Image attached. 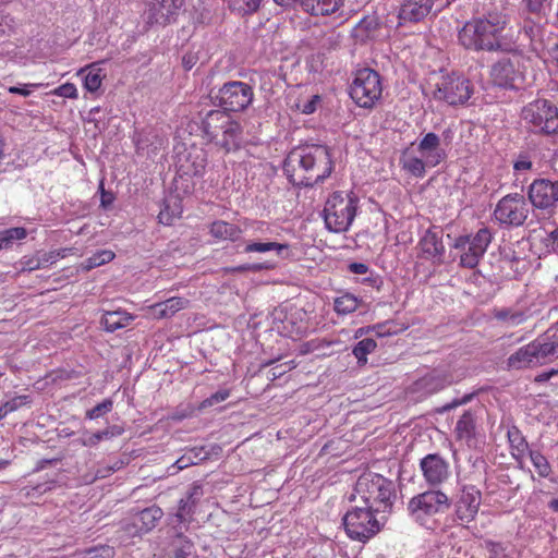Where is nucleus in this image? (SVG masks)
I'll return each instance as SVG.
<instances>
[{"instance_id": "nucleus-3", "label": "nucleus", "mask_w": 558, "mask_h": 558, "mask_svg": "<svg viewBox=\"0 0 558 558\" xmlns=\"http://www.w3.org/2000/svg\"><path fill=\"white\" fill-rule=\"evenodd\" d=\"M203 136L226 153L236 150L242 140V126L230 113L214 109L202 120Z\"/></svg>"}, {"instance_id": "nucleus-57", "label": "nucleus", "mask_w": 558, "mask_h": 558, "mask_svg": "<svg viewBox=\"0 0 558 558\" xmlns=\"http://www.w3.org/2000/svg\"><path fill=\"white\" fill-rule=\"evenodd\" d=\"M121 466H122V462L118 461L112 466H106V468H102V469H98L96 471V477L97 478H105V477L109 476L110 474H112L113 472L120 470Z\"/></svg>"}, {"instance_id": "nucleus-63", "label": "nucleus", "mask_w": 558, "mask_h": 558, "mask_svg": "<svg viewBox=\"0 0 558 558\" xmlns=\"http://www.w3.org/2000/svg\"><path fill=\"white\" fill-rule=\"evenodd\" d=\"M191 547H192V544L186 542L185 546L175 549L173 551V554L171 556H169V558H189L190 551H187L185 548L191 549Z\"/></svg>"}, {"instance_id": "nucleus-18", "label": "nucleus", "mask_w": 558, "mask_h": 558, "mask_svg": "<svg viewBox=\"0 0 558 558\" xmlns=\"http://www.w3.org/2000/svg\"><path fill=\"white\" fill-rule=\"evenodd\" d=\"M417 151L427 161L428 167H436L446 160V150L441 147L440 137L434 133H426L417 144Z\"/></svg>"}, {"instance_id": "nucleus-30", "label": "nucleus", "mask_w": 558, "mask_h": 558, "mask_svg": "<svg viewBox=\"0 0 558 558\" xmlns=\"http://www.w3.org/2000/svg\"><path fill=\"white\" fill-rule=\"evenodd\" d=\"M98 64L99 62L87 64L77 73V75H81L86 72L83 85L90 93L97 92L101 87L102 81L106 77V74L102 73V70L98 66Z\"/></svg>"}, {"instance_id": "nucleus-64", "label": "nucleus", "mask_w": 558, "mask_h": 558, "mask_svg": "<svg viewBox=\"0 0 558 558\" xmlns=\"http://www.w3.org/2000/svg\"><path fill=\"white\" fill-rule=\"evenodd\" d=\"M547 241L549 242L547 246L554 251L558 250V227L548 234Z\"/></svg>"}, {"instance_id": "nucleus-21", "label": "nucleus", "mask_w": 558, "mask_h": 558, "mask_svg": "<svg viewBox=\"0 0 558 558\" xmlns=\"http://www.w3.org/2000/svg\"><path fill=\"white\" fill-rule=\"evenodd\" d=\"M453 434L457 441L466 445L469 448L475 444L476 418L471 411H464L458 418Z\"/></svg>"}, {"instance_id": "nucleus-20", "label": "nucleus", "mask_w": 558, "mask_h": 558, "mask_svg": "<svg viewBox=\"0 0 558 558\" xmlns=\"http://www.w3.org/2000/svg\"><path fill=\"white\" fill-rule=\"evenodd\" d=\"M190 300L182 296H172L162 302H157L147 306V311L150 313L153 319H165L171 318L178 312L187 308Z\"/></svg>"}, {"instance_id": "nucleus-48", "label": "nucleus", "mask_w": 558, "mask_h": 558, "mask_svg": "<svg viewBox=\"0 0 558 558\" xmlns=\"http://www.w3.org/2000/svg\"><path fill=\"white\" fill-rule=\"evenodd\" d=\"M114 549L111 546L104 545L89 548L85 551L84 558H113Z\"/></svg>"}, {"instance_id": "nucleus-39", "label": "nucleus", "mask_w": 558, "mask_h": 558, "mask_svg": "<svg viewBox=\"0 0 558 558\" xmlns=\"http://www.w3.org/2000/svg\"><path fill=\"white\" fill-rule=\"evenodd\" d=\"M530 460L541 477L549 476L551 473V466L544 454H542L538 450H531Z\"/></svg>"}, {"instance_id": "nucleus-23", "label": "nucleus", "mask_w": 558, "mask_h": 558, "mask_svg": "<svg viewBox=\"0 0 558 558\" xmlns=\"http://www.w3.org/2000/svg\"><path fill=\"white\" fill-rule=\"evenodd\" d=\"M399 165L402 170L414 178H423L426 173L427 161L421 156H415L409 148L401 153Z\"/></svg>"}, {"instance_id": "nucleus-10", "label": "nucleus", "mask_w": 558, "mask_h": 558, "mask_svg": "<svg viewBox=\"0 0 558 558\" xmlns=\"http://www.w3.org/2000/svg\"><path fill=\"white\" fill-rule=\"evenodd\" d=\"M474 93L473 85L469 78L457 72L442 75L434 90V98L450 106L466 104Z\"/></svg>"}, {"instance_id": "nucleus-35", "label": "nucleus", "mask_w": 558, "mask_h": 558, "mask_svg": "<svg viewBox=\"0 0 558 558\" xmlns=\"http://www.w3.org/2000/svg\"><path fill=\"white\" fill-rule=\"evenodd\" d=\"M116 254L111 250L97 251L93 256L82 263V269L89 271L96 267L110 263Z\"/></svg>"}, {"instance_id": "nucleus-62", "label": "nucleus", "mask_w": 558, "mask_h": 558, "mask_svg": "<svg viewBox=\"0 0 558 558\" xmlns=\"http://www.w3.org/2000/svg\"><path fill=\"white\" fill-rule=\"evenodd\" d=\"M348 268L350 272L355 275H365L369 270L368 266L364 263H351Z\"/></svg>"}, {"instance_id": "nucleus-29", "label": "nucleus", "mask_w": 558, "mask_h": 558, "mask_svg": "<svg viewBox=\"0 0 558 558\" xmlns=\"http://www.w3.org/2000/svg\"><path fill=\"white\" fill-rule=\"evenodd\" d=\"M493 316L500 323H504L507 327H515L524 324L529 315L525 311L517 310L512 307L495 308Z\"/></svg>"}, {"instance_id": "nucleus-38", "label": "nucleus", "mask_w": 558, "mask_h": 558, "mask_svg": "<svg viewBox=\"0 0 558 558\" xmlns=\"http://www.w3.org/2000/svg\"><path fill=\"white\" fill-rule=\"evenodd\" d=\"M260 2L262 0H229V7L241 15H250L259 9Z\"/></svg>"}, {"instance_id": "nucleus-51", "label": "nucleus", "mask_w": 558, "mask_h": 558, "mask_svg": "<svg viewBox=\"0 0 558 558\" xmlns=\"http://www.w3.org/2000/svg\"><path fill=\"white\" fill-rule=\"evenodd\" d=\"M295 367L294 361H289L279 365H276L269 369L268 377L271 380H275L277 378H280L282 375H284L287 372L293 369Z\"/></svg>"}, {"instance_id": "nucleus-46", "label": "nucleus", "mask_w": 558, "mask_h": 558, "mask_svg": "<svg viewBox=\"0 0 558 558\" xmlns=\"http://www.w3.org/2000/svg\"><path fill=\"white\" fill-rule=\"evenodd\" d=\"M322 104V97L319 95H313L306 101H299L295 107L303 114H312Z\"/></svg>"}, {"instance_id": "nucleus-61", "label": "nucleus", "mask_w": 558, "mask_h": 558, "mask_svg": "<svg viewBox=\"0 0 558 558\" xmlns=\"http://www.w3.org/2000/svg\"><path fill=\"white\" fill-rule=\"evenodd\" d=\"M58 260L54 251L46 252L41 256H39V262L41 264V268H45L48 265H52Z\"/></svg>"}, {"instance_id": "nucleus-6", "label": "nucleus", "mask_w": 558, "mask_h": 558, "mask_svg": "<svg viewBox=\"0 0 558 558\" xmlns=\"http://www.w3.org/2000/svg\"><path fill=\"white\" fill-rule=\"evenodd\" d=\"M359 202L353 192L336 191L330 194L323 210L326 228L335 233L348 231L356 216Z\"/></svg>"}, {"instance_id": "nucleus-9", "label": "nucleus", "mask_w": 558, "mask_h": 558, "mask_svg": "<svg viewBox=\"0 0 558 558\" xmlns=\"http://www.w3.org/2000/svg\"><path fill=\"white\" fill-rule=\"evenodd\" d=\"M373 509L355 502L343 517L347 535L353 541L365 542L379 532V522Z\"/></svg>"}, {"instance_id": "nucleus-32", "label": "nucleus", "mask_w": 558, "mask_h": 558, "mask_svg": "<svg viewBox=\"0 0 558 558\" xmlns=\"http://www.w3.org/2000/svg\"><path fill=\"white\" fill-rule=\"evenodd\" d=\"M362 300L356 295L343 292L333 301V310L338 315H349L354 313L361 305Z\"/></svg>"}, {"instance_id": "nucleus-41", "label": "nucleus", "mask_w": 558, "mask_h": 558, "mask_svg": "<svg viewBox=\"0 0 558 558\" xmlns=\"http://www.w3.org/2000/svg\"><path fill=\"white\" fill-rule=\"evenodd\" d=\"M274 265L269 262L264 263H254V264H243L234 267H226L223 271L226 274H242V272H258L262 270L272 269Z\"/></svg>"}, {"instance_id": "nucleus-50", "label": "nucleus", "mask_w": 558, "mask_h": 558, "mask_svg": "<svg viewBox=\"0 0 558 558\" xmlns=\"http://www.w3.org/2000/svg\"><path fill=\"white\" fill-rule=\"evenodd\" d=\"M485 548L489 554V558H507L506 547L499 542L486 541Z\"/></svg>"}, {"instance_id": "nucleus-55", "label": "nucleus", "mask_w": 558, "mask_h": 558, "mask_svg": "<svg viewBox=\"0 0 558 558\" xmlns=\"http://www.w3.org/2000/svg\"><path fill=\"white\" fill-rule=\"evenodd\" d=\"M532 167L533 163L526 155H520L513 163V169L515 171H529Z\"/></svg>"}, {"instance_id": "nucleus-42", "label": "nucleus", "mask_w": 558, "mask_h": 558, "mask_svg": "<svg viewBox=\"0 0 558 558\" xmlns=\"http://www.w3.org/2000/svg\"><path fill=\"white\" fill-rule=\"evenodd\" d=\"M532 343H533L539 365H543L548 357L555 356L554 351H553L551 341H547L545 339L537 338V339L533 340Z\"/></svg>"}, {"instance_id": "nucleus-36", "label": "nucleus", "mask_w": 558, "mask_h": 558, "mask_svg": "<svg viewBox=\"0 0 558 558\" xmlns=\"http://www.w3.org/2000/svg\"><path fill=\"white\" fill-rule=\"evenodd\" d=\"M377 348V342L372 338H365L359 341L352 353L357 360L359 365H365L367 363V355L373 353Z\"/></svg>"}, {"instance_id": "nucleus-45", "label": "nucleus", "mask_w": 558, "mask_h": 558, "mask_svg": "<svg viewBox=\"0 0 558 558\" xmlns=\"http://www.w3.org/2000/svg\"><path fill=\"white\" fill-rule=\"evenodd\" d=\"M113 408V401L111 399H105L102 402L95 405L93 409L86 412V418L96 420L100 416L109 413Z\"/></svg>"}, {"instance_id": "nucleus-27", "label": "nucleus", "mask_w": 558, "mask_h": 558, "mask_svg": "<svg viewBox=\"0 0 558 558\" xmlns=\"http://www.w3.org/2000/svg\"><path fill=\"white\" fill-rule=\"evenodd\" d=\"M134 316L125 311H108L101 317V324L106 331L113 332L118 329L126 327Z\"/></svg>"}, {"instance_id": "nucleus-40", "label": "nucleus", "mask_w": 558, "mask_h": 558, "mask_svg": "<svg viewBox=\"0 0 558 558\" xmlns=\"http://www.w3.org/2000/svg\"><path fill=\"white\" fill-rule=\"evenodd\" d=\"M27 236V231L23 227L9 228L0 232V238L4 248H9L15 241L23 240Z\"/></svg>"}, {"instance_id": "nucleus-13", "label": "nucleus", "mask_w": 558, "mask_h": 558, "mask_svg": "<svg viewBox=\"0 0 558 558\" xmlns=\"http://www.w3.org/2000/svg\"><path fill=\"white\" fill-rule=\"evenodd\" d=\"M253 88L240 81H232L223 84L219 89V104L225 111H242L253 101Z\"/></svg>"}, {"instance_id": "nucleus-4", "label": "nucleus", "mask_w": 558, "mask_h": 558, "mask_svg": "<svg viewBox=\"0 0 558 558\" xmlns=\"http://www.w3.org/2000/svg\"><path fill=\"white\" fill-rule=\"evenodd\" d=\"M395 497L393 482L374 473L360 476L355 485L353 501L380 512L392 506Z\"/></svg>"}, {"instance_id": "nucleus-49", "label": "nucleus", "mask_w": 558, "mask_h": 558, "mask_svg": "<svg viewBox=\"0 0 558 558\" xmlns=\"http://www.w3.org/2000/svg\"><path fill=\"white\" fill-rule=\"evenodd\" d=\"M51 94L54 96L70 98V99H76L78 97L76 86L73 83H69V82L54 88L51 92Z\"/></svg>"}, {"instance_id": "nucleus-11", "label": "nucleus", "mask_w": 558, "mask_h": 558, "mask_svg": "<svg viewBox=\"0 0 558 558\" xmlns=\"http://www.w3.org/2000/svg\"><path fill=\"white\" fill-rule=\"evenodd\" d=\"M492 240L493 235L487 228H482L472 235L458 236L453 247L461 251L460 265L469 269L475 268L487 251Z\"/></svg>"}, {"instance_id": "nucleus-19", "label": "nucleus", "mask_w": 558, "mask_h": 558, "mask_svg": "<svg viewBox=\"0 0 558 558\" xmlns=\"http://www.w3.org/2000/svg\"><path fill=\"white\" fill-rule=\"evenodd\" d=\"M183 0H156L149 9L148 23L167 25L174 21Z\"/></svg>"}, {"instance_id": "nucleus-34", "label": "nucleus", "mask_w": 558, "mask_h": 558, "mask_svg": "<svg viewBox=\"0 0 558 558\" xmlns=\"http://www.w3.org/2000/svg\"><path fill=\"white\" fill-rule=\"evenodd\" d=\"M289 250V244L287 243H278L275 241L267 242H256L251 241L247 242L244 247V253H266L270 251H275L278 255H280L283 251Z\"/></svg>"}, {"instance_id": "nucleus-17", "label": "nucleus", "mask_w": 558, "mask_h": 558, "mask_svg": "<svg viewBox=\"0 0 558 558\" xmlns=\"http://www.w3.org/2000/svg\"><path fill=\"white\" fill-rule=\"evenodd\" d=\"M420 468L429 486L441 485L450 475L448 461L438 453L425 456L420 462Z\"/></svg>"}, {"instance_id": "nucleus-28", "label": "nucleus", "mask_w": 558, "mask_h": 558, "mask_svg": "<svg viewBox=\"0 0 558 558\" xmlns=\"http://www.w3.org/2000/svg\"><path fill=\"white\" fill-rule=\"evenodd\" d=\"M446 387V380L436 374H426L413 384V391L428 396L442 390Z\"/></svg>"}, {"instance_id": "nucleus-22", "label": "nucleus", "mask_w": 558, "mask_h": 558, "mask_svg": "<svg viewBox=\"0 0 558 558\" xmlns=\"http://www.w3.org/2000/svg\"><path fill=\"white\" fill-rule=\"evenodd\" d=\"M539 365L532 341L513 352L507 359L509 369H524Z\"/></svg>"}, {"instance_id": "nucleus-12", "label": "nucleus", "mask_w": 558, "mask_h": 558, "mask_svg": "<svg viewBox=\"0 0 558 558\" xmlns=\"http://www.w3.org/2000/svg\"><path fill=\"white\" fill-rule=\"evenodd\" d=\"M529 205L522 194L513 193L504 196L497 203L493 217L501 226L520 227L527 219Z\"/></svg>"}, {"instance_id": "nucleus-59", "label": "nucleus", "mask_w": 558, "mask_h": 558, "mask_svg": "<svg viewBox=\"0 0 558 558\" xmlns=\"http://www.w3.org/2000/svg\"><path fill=\"white\" fill-rule=\"evenodd\" d=\"M472 398H473V395H465L460 399H453L450 403H447L446 405H444V411L452 410L457 407L463 405V404L468 403L469 401H471Z\"/></svg>"}, {"instance_id": "nucleus-54", "label": "nucleus", "mask_w": 558, "mask_h": 558, "mask_svg": "<svg viewBox=\"0 0 558 558\" xmlns=\"http://www.w3.org/2000/svg\"><path fill=\"white\" fill-rule=\"evenodd\" d=\"M474 468H475V471L474 473L471 475L470 480L471 481H477V482H482V481H485V471H486V462L484 459L482 458H477L474 463H473Z\"/></svg>"}, {"instance_id": "nucleus-7", "label": "nucleus", "mask_w": 558, "mask_h": 558, "mask_svg": "<svg viewBox=\"0 0 558 558\" xmlns=\"http://www.w3.org/2000/svg\"><path fill=\"white\" fill-rule=\"evenodd\" d=\"M349 94L359 107L365 109L374 108L383 94L381 76L371 68L357 70L349 86Z\"/></svg>"}, {"instance_id": "nucleus-33", "label": "nucleus", "mask_w": 558, "mask_h": 558, "mask_svg": "<svg viewBox=\"0 0 558 558\" xmlns=\"http://www.w3.org/2000/svg\"><path fill=\"white\" fill-rule=\"evenodd\" d=\"M198 486H194L192 492L186 496V498L181 499L179 501L178 512L175 513L177 521L179 523H186L190 521L192 513L194 512L195 499L194 495L198 494Z\"/></svg>"}, {"instance_id": "nucleus-53", "label": "nucleus", "mask_w": 558, "mask_h": 558, "mask_svg": "<svg viewBox=\"0 0 558 558\" xmlns=\"http://www.w3.org/2000/svg\"><path fill=\"white\" fill-rule=\"evenodd\" d=\"M98 190L100 192V206L105 209L109 208L113 204L116 196L113 192L105 189L104 179L100 181Z\"/></svg>"}, {"instance_id": "nucleus-25", "label": "nucleus", "mask_w": 558, "mask_h": 558, "mask_svg": "<svg viewBox=\"0 0 558 558\" xmlns=\"http://www.w3.org/2000/svg\"><path fill=\"white\" fill-rule=\"evenodd\" d=\"M344 0H304L303 10L314 16H325L338 12Z\"/></svg>"}, {"instance_id": "nucleus-1", "label": "nucleus", "mask_w": 558, "mask_h": 558, "mask_svg": "<svg viewBox=\"0 0 558 558\" xmlns=\"http://www.w3.org/2000/svg\"><path fill=\"white\" fill-rule=\"evenodd\" d=\"M509 24L508 14L502 11L475 15L458 29V44L471 52L512 53L515 51L514 43L506 34Z\"/></svg>"}, {"instance_id": "nucleus-37", "label": "nucleus", "mask_w": 558, "mask_h": 558, "mask_svg": "<svg viewBox=\"0 0 558 558\" xmlns=\"http://www.w3.org/2000/svg\"><path fill=\"white\" fill-rule=\"evenodd\" d=\"M186 159L191 163L189 167V171L195 177L203 175L205 168L207 166L206 153L202 149H195L189 153Z\"/></svg>"}, {"instance_id": "nucleus-47", "label": "nucleus", "mask_w": 558, "mask_h": 558, "mask_svg": "<svg viewBox=\"0 0 558 558\" xmlns=\"http://www.w3.org/2000/svg\"><path fill=\"white\" fill-rule=\"evenodd\" d=\"M230 397L229 389H220L199 403L198 409L204 410L227 400Z\"/></svg>"}, {"instance_id": "nucleus-43", "label": "nucleus", "mask_w": 558, "mask_h": 558, "mask_svg": "<svg viewBox=\"0 0 558 558\" xmlns=\"http://www.w3.org/2000/svg\"><path fill=\"white\" fill-rule=\"evenodd\" d=\"M29 397L28 396H16L12 400L4 402L0 407V421L3 420L9 413L17 410L22 405L28 404Z\"/></svg>"}, {"instance_id": "nucleus-58", "label": "nucleus", "mask_w": 558, "mask_h": 558, "mask_svg": "<svg viewBox=\"0 0 558 558\" xmlns=\"http://www.w3.org/2000/svg\"><path fill=\"white\" fill-rule=\"evenodd\" d=\"M158 219L159 222L167 226H170L173 222L174 215L170 214L168 204H165L163 208L159 211Z\"/></svg>"}, {"instance_id": "nucleus-14", "label": "nucleus", "mask_w": 558, "mask_h": 558, "mask_svg": "<svg viewBox=\"0 0 558 558\" xmlns=\"http://www.w3.org/2000/svg\"><path fill=\"white\" fill-rule=\"evenodd\" d=\"M482 504V492L474 484H464L454 502V518L462 525L473 522Z\"/></svg>"}, {"instance_id": "nucleus-24", "label": "nucleus", "mask_w": 558, "mask_h": 558, "mask_svg": "<svg viewBox=\"0 0 558 558\" xmlns=\"http://www.w3.org/2000/svg\"><path fill=\"white\" fill-rule=\"evenodd\" d=\"M209 234L217 241L236 242L241 238L242 230L234 223L216 220L209 226Z\"/></svg>"}, {"instance_id": "nucleus-52", "label": "nucleus", "mask_w": 558, "mask_h": 558, "mask_svg": "<svg viewBox=\"0 0 558 558\" xmlns=\"http://www.w3.org/2000/svg\"><path fill=\"white\" fill-rule=\"evenodd\" d=\"M20 271H33L37 269H41V264L39 262V256H24L20 260Z\"/></svg>"}, {"instance_id": "nucleus-44", "label": "nucleus", "mask_w": 558, "mask_h": 558, "mask_svg": "<svg viewBox=\"0 0 558 558\" xmlns=\"http://www.w3.org/2000/svg\"><path fill=\"white\" fill-rule=\"evenodd\" d=\"M508 439L512 449L522 454L527 449V442L518 428L508 430Z\"/></svg>"}, {"instance_id": "nucleus-26", "label": "nucleus", "mask_w": 558, "mask_h": 558, "mask_svg": "<svg viewBox=\"0 0 558 558\" xmlns=\"http://www.w3.org/2000/svg\"><path fill=\"white\" fill-rule=\"evenodd\" d=\"M420 246L426 257H440L445 253L441 235L430 229L421 239Z\"/></svg>"}, {"instance_id": "nucleus-5", "label": "nucleus", "mask_w": 558, "mask_h": 558, "mask_svg": "<svg viewBox=\"0 0 558 558\" xmlns=\"http://www.w3.org/2000/svg\"><path fill=\"white\" fill-rule=\"evenodd\" d=\"M450 498L438 489H429L413 496L407 506L411 519L426 530L434 531L439 526L436 518L450 508Z\"/></svg>"}, {"instance_id": "nucleus-60", "label": "nucleus", "mask_w": 558, "mask_h": 558, "mask_svg": "<svg viewBox=\"0 0 558 558\" xmlns=\"http://www.w3.org/2000/svg\"><path fill=\"white\" fill-rule=\"evenodd\" d=\"M548 64L558 69V43L554 44L548 49V58L546 60Z\"/></svg>"}, {"instance_id": "nucleus-16", "label": "nucleus", "mask_w": 558, "mask_h": 558, "mask_svg": "<svg viewBox=\"0 0 558 558\" xmlns=\"http://www.w3.org/2000/svg\"><path fill=\"white\" fill-rule=\"evenodd\" d=\"M529 199L535 208L549 209L558 203V180L536 179L529 187Z\"/></svg>"}, {"instance_id": "nucleus-56", "label": "nucleus", "mask_w": 558, "mask_h": 558, "mask_svg": "<svg viewBox=\"0 0 558 558\" xmlns=\"http://www.w3.org/2000/svg\"><path fill=\"white\" fill-rule=\"evenodd\" d=\"M110 435L109 430H100L92 434L86 440H84L85 446H95L100 442L104 438H108Z\"/></svg>"}, {"instance_id": "nucleus-8", "label": "nucleus", "mask_w": 558, "mask_h": 558, "mask_svg": "<svg viewBox=\"0 0 558 558\" xmlns=\"http://www.w3.org/2000/svg\"><path fill=\"white\" fill-rule=\"evenodd\" d=\"M521 117L535 132L558 134V108L550 100L537 98L522 108Z\"/></svg>"}, {"instance_id": "nucleus-15", "label": "nucleus", "mask_w": 558, "mask_h": 558, "mask_svg": "<svg viewBox=\"0 0 558 558\" xmlns=\"http://www.w3.org/2000/svg\"><path fill=\"white\" fill-rule=\"evenodd\" d=\"M489 74L493 83L504 88H515L524 82V73L520 70L518 59L498 60L492 65Z\"/></svg>"}, {"instance_id": "nucleus-2", "label": "nucleus", "mask_w": 558, "mask_h": 558, "mask_svg": "<svg viewBox=\"0 0 558 558\" xmlns=\"http://www.w3.org/2000/svg\"><path fill=\"white\" fill-rule=\"evenodd\" d=\"M332 170L331 154L323 145L294 148L283 163L289 181L298 186H313L328 178Z\"/></svg>"}, {"instance_id": "nucleus-31", "label": "nucleus", "mask_w": 558, "mask_h": 558, "mask_svg": "<svg viewBox=\"0 0 558 558\" xmlns=\"http://www.w3.org/2000/svg\"><path fill=\"white\" fill-rule=\"evenodd\" d=\"M162 514V510L158 507L146 508L137 513L134 524L141 532H148L156 526Z\"/></svg>"}]
</instances>
